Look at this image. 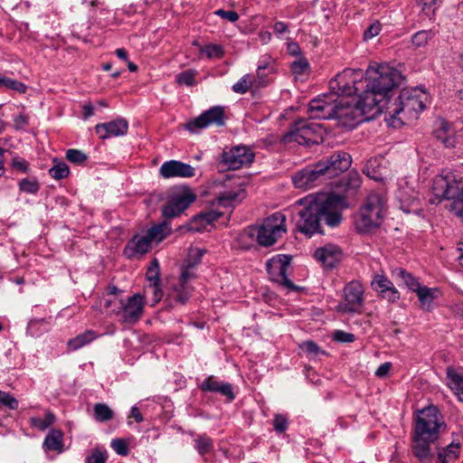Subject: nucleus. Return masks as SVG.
Returning <instances> with one entry per match:
<instances>
[{
	"instance_id": "1",
	"label": "nucleus",
	"mask_w": 463,
	"mask_h": 463,
	"mask_svg": "<svg viewBox=\"0 0 463 463\" xmlns=\"http://www.w3.org/2000/svg\"><path fill=\"white\" fill-rule=\"evenodd\" d=\"M446 424L441 420L439 410L435 406H429L420 411L414 427V455L422 463H429L433 454L430 445L438 439L441 429Z\"/></svg>"
},
{
	"instance_id": "2",
	"label": "nucleus",
	"mask_w": 463,
	"mask_h": 463,
	"mask_svg": "<svg viewBox=\"0 0 463 463\" xmlns=\"http://www.w3.org/2000/svg\"><path fill=\"white\" fill-rule=\"evenodd\" d=\"M426 93L419 88L403 89L394 100L388 99L386 113L390 116V124L397 127L405 120L416 118L425 109Z\"/></svg>"
},
{
	"instance_id": "3",
	"label": "nucleus",
	"mask_w": 463,
	"mask_h": 463,
	"mask_svg": "<svg viewBox=\"0 0 463 463\" xmlns=\"http://www.w3.org/2000/svg\"><path fill=\"white\" fill-rule=\"evenodd\" d=\"M285 221L284 214L276 213L266 218L259 228H249L243 231L238 236V241L241 243V247L248 249L249 245L247 244L253 241V237L256 234L257 241L260 245L270 246L286 232Z\"/></svg>"
},
{
	"instance_id": "4",
	"label": "nucleus",
	"mask_w": 463,
	"mask_h": 463,
	"mask_svg": "<svg viewBox=\"0 0 463 463\" xmlns=\"http://www.w3.org/2000/svg\"><path fill=\"white\" fill-rule=\"evenodd\" d=\"M386 213V199L378 193H371L354 217V226L359 233H368L382 224Z\"/></svg>"
},
{
	"instance_id": "5",
	"label": "nucleus",
	"mask_w": 463,
	"mask_h": 463,
	"mask_svg": "<svg viewBox=\"0 0 463 463\" xmlns=\"http://www.w3.org/2000/svg\"><path fill=\"white\" fill-rule=\"evenodd\" d=\"M402 80L401 72L387 64H371L366 70V87L389 99L388 93L398 87Z\"/></svg>"
},
{
	"instance_id": "6",
	"label": "nucleus",
	"mask_w": 463,
	"mask_h": 463,
	"mask_svg": "<svg viewBox=\"0 0 463 463\" xmlns=\"http://www.w3.org/2000/svg\"><path fill=\"white\" fill-rule=\"evenodd\" d=\"M313 203L326 224L332 228L340 225L343 221V211L352 206V203L346 202L345 198L337 193H329L325 199H316Z\"/></svg>"
},
{
	"instance_id": "7",
	"label": "nucleus",
	"mask_w": 463,
	"mask_h": 463,
	"mask_svg": "<svg viewBox=\"0 0 463 463\" xmlns=\"http://www.w3.org/2000/svg\"><path fill=\"white\" fill-rule=\"evenodd\" d=\"M323 128L318 123L298 119L292 124L289 131L284 136V142H297L299 145L311 146L322 140Z\"/></svg>"
},
{
	"instance_id": "8",
	"label": "nucleus",
	"mask_w": 463,
	"mask_h": 463,
	"mask_svg": "<svg viewBox=\"0 0 463 463\" xmlns=\"http://www.w3.org/2000/svg\"><path fill=\"white\" fill-rule=\"evenodd\" d=\"M364 72L361 69L346 68L329 82L330 90L337 96L357 95L364 87Z\"/></svg>"
},
{
	"instance_id": "9",
	"label": "nucleus",
	"mask_w": 463,
	"mask_h": 463,
	"mask_svg": "<svg viewBox=\"0 0 463 463\" xmlns=\"http://www.w3.org/2000/svg\"><path fill=\"white\" fill-rule=\"evenodd\" d=\"M433 190L437 195L444 199H456L457 215L463 222V183L455 179V175H436L433 180Z\"/></svg>"
},
{
	"instance_id": "10",
	"label": "nucleus",
	"mask_w": 463,
	"mask_h": 463,
	"mask_svg": "<svg viewBox=\"0 0 463 463\" xmlns=\"http://www.w3.org/2000/svg\"><path fill=\"white\" fill-rule=\"evenodd\" d=\"M196 199V194L187 186H179L168 196L162 208L164 217L170 219L179 216Z\"/></svg>"
},
{
	"instance_id": "11",
	"label": "nucleus",
	"mask_w": 463,
	"mask_h": 463,
	"mask_svg": "<svg viewBox=\"0 0 463 463\" xmlns=\"http://www.w3.org/2000/svg\"><path fill=\"white\" fill-rule=\"evenodd\" d=\"M361 93L358 92V99L356 106L360 108L365 118L367 120L375 118L377 115L383 112L386 108V99L383 98V95L374 91L372 88L365 86L361 90Z\"/></svg>"
},
{
	"instance_id": "12",
	"label": "nucleus",
	"mask_w": 463,
	"mask_h": 463,
	"mask_svg": "<svg viewBox=\"0 0 463 463\" xmlns=\"http://www.w3.org/2000/svg\"><path fill=\"white\" fill-rule=\"evenodd\" d=\"M352 165V157L346 152H336L330 156L326 161H320L316 168L310 170H299L297 174H325L331 172L334 174H343L346 172Z\"/></svg>"
},
{
	"instance_id": "13",
	"label": "nucleus",
	"mask_w": 463,
	"mask_h": 463,
	"mask_svg": "<svg viewBox=\"0 0 463 463\" xmlns=\"http://www.w3.org/2000/svg\"><path fill=\"white\" fill-rule=\"evenodd\" d=\"M321 218L317 210V205L312 201L308 205L299 210L296 221L297 230L308 237L315 233H323L320 224Z\"/></svg>"
},
{
	"instance_id": "14",
	"label": "nucleus",
	"mask_w": 463,
	"mask_h": 463,
	"mask_svg": "<svg viewBox=\"0 0 463 463\" xmlns=\"http://www.w3.org/2000/svg\"><path fill=\"white\" fill-rule=\"evenodd\" d=\"M290 260L291 258L288 255H279L272 258L267 261V271L273 281L289 290L298 291L300 288L293 284L287 275Z\"/></svg>"
},
{
	"instance_id": "15",
	"label": "nucleus",
	"mask_w": 463,
	"mask_h": 463,
	"mask_svg": "<svg viewBox=\"0 0 463 463\" xmlns=\"http://www.w3.org/2000/svg\"><path fill=\"white\" fill-rule=\"evenodd\" d=\"M225 125V110L222 106H213L203 111L197 118L188 121L185 128L193 133L210 126L222 127Z\"/></svg>"
},
{
	"instance_id": "16",
	"label": "nucleus",
	"mask_w": 463,
	"mask_h": 463,
	"mask_svg": "<svg viewBox=\"0 0 463 463\" xmlns=\"http://www.w3.org/2000/svg\"><path fill=\"white\" fill-rule=\"evenodd\" d=\"M255 157L252 150L245 146H236L228 151H223L222 163L228 170H238L251 165Z\"/></svg>"
},
{
	"instance_id": "17",
	"label": "nucleus",
	"mask_w": 463,
	"mask_h": 463,
	"mask_svg": "<svg viewBox=\"0 0 463 463\" xmlns=\"http://www.w3.org/2000/svg\"><path fill=\"white\" fill-rule=\"evenodd\" d=\"M343 303L338 309L345 313H361L364 305V288L360 282L353 280L344 288Z\"/></svg>"
},
{
	"instance_id": "18",
	"label": "nucleus",
	"mask_w": 463,
	"mask_h": 463,
	"mask_svg": "<svg viewBox=\"0 0 463 463\" xmlns=\"http://www.w3.org/2000/svg\"><path fill=\"white\" fill-rule=\"evenodd\" d=\"M337 120V126L346 129H352L358 124L367 120L359 107L355 105H344L342 102L335 104L333 118Z\"/></svg>"
},
{
	"instance_id": "19",
	"label": "nucleus",
	"mask_w": 463,
	"mask_h": 463,
	"mask_svg": "<svg viewBox=\"0 0 463 463\" xmlns=\"http://www.w3.org/2000/svg\"><path fill=\"white\" fill-rule=\"evenodd\" d=\"M144 311L143 297L135 294L128 299L126 304L121 303L118 310H113L115 314L121 315V323L127 325L136 324L141 317Z\"/></svg>"
},
{
	"instance_id": "20",
	"label": "nucleus",
	"mask_w": 463,
	"mask_h": 463,
	"mask_svg": "<svg viewBox=\"0 0 463 463\" xmlns=\"http://www.w3.org/2000/svg\"><path fill=\"white\" fill-rule=\"evenodd\" d=\"M128 130V123L122 118L106 123H99L95 126V132L101 139L125 136Z\"/></svg>"
},
{
	"instance_id": "21",
	"label": "nucleus",
	"mask_w": 463,
	"mask_h": 463,
	"mask_svg": "<svg viewBox=\"0 0 463 463\" xmlns=\"http://www.w3.org/2000/svg\"><path fill=\"white\" fill-rule=\"evenodd\" d=\"M362 184V180L359 175H341V178L335 183V189L334 193L340 194L345 197L346 202L354 200Z\"/></svg>"
},
{
	"instance_id": "22",
	"label": "nucleus",
	"mask_w": 463,
	"mask_h": 463,
	"mask_svg": "<svg viewBox=\"0 0 463 463\" xmlns=\"http://www.w3.org/2000/svg\"><path fill=\"white\" fill-rule=\"evenodd\" d=\"M314 257L323 264L325 268L333 269L343 257L342 250L335 244H326L314 252Z\"/></svg>"
},
{
	"instance_id": "23",
	"label": "nucleus",
	"mask_w": 463,
	"mask_h": 463,
	"mask_svg": "<svg viewBox=\"0 0 463 463\" xmlns=\"http://www.w3.org/2000/svg\"><path fill=\"white\" fill-rule=\"evenodd\" d=\"M203 392H218L225 396L229 402L235 399L233 387L229 383L219 382L213 375L207 377L200 385Z\"/></svg>"
},
{
	"instance_id": "24",
	"label": "nucleus",
	"mask_w": 463,
	"mask_h": 463,
	"mask_svg": "<svg viewBox=\"0 0 463 463\" xmlns=\"http://www.w3.org/2000/svg\"><path fill=\"white\" fill-rule=\"evenodd\" d=\"M151 240L145 235H135L130 241L128 242L124 249V254L128 258H133L136 255H144L148 252L151 246Z\"/></svg>"
},
{
	"instance_id": "25",
	"label": "nucleus",
	"mask_w": 463,
	"mask_h": 463,
	"mask_svg": "<svg viewBox=\"0 0 463 463\" xmlns=\"http://www.w3.org/2000/svg\"><path fill=\"white\" fill-rule=\"evenodd\" d=\"M335 105H332L324 99H313L309 103L308 111L313 118H332Z\"/></svg>"
},
{
	"instance_id": "26",
	"label": "nucleus",
	"mask_w": 463,
	"mask_h": 463,
	"mask_svg": "<svg viewBox=\"0 0 463 463\" xmlns=\"http://www.w3.org/2000/svg\"><path fill=\"white\" fill-rule=\"evenodd\" d=\"M238 185L240 188L237 191L219 193L216 199L212 202V204H217L224 208L234 207L235 201H241L244 198V189L241 188V183H239Z\"/></svg>"
},
{
	"instance_id": "27",
	"label": "nucleus",
	"mask_w": 463,
	"mask_h": 463,
	"mask_svg": "<svg viewBox=\"0 0 463 463\" xmlns=\"http://www.w3.org/2000/svg\"><path fill=\"white\" fill-rule=\"evenodd\" d=\"M43 447L46 451H55L61 453L63 451V432L58 429H52L46 435Z\"/></svg>"
},
{
	"instance_id": "28",
	"label": "nucleus",
	"mask_w": 463,
	"mask_h": 463,
	"mask_svg": "<svg viewBox=\"0 0 463 463\" xmlns=\"http://www.w3.org/2000/svg\"><path fill=\"white\" fill-rule=\"evenodd\" d=\"M195 169L188 164L177 160L165 162L159 170V174H194Z\"/></svg>"
},
{
	"instance_id": "29",
	"label": "nucleus",
	"mask_w": 463,
	"mask_h": 463,
	"mask_svg": "<svg viewBox=\"0 0 463 463\" xmlns=\"http://www.w3.org/2000/svg\"><path fill=\"white\" fill-rule=\"evenodd\" d=\"M447 378L449 379V385L455 394L458 397L459 401L463 402V376L453 367L447 368Z\"/></svg>"
},
{
	"instance_id": "30",
	"label": "nucleus",
	"mask_w": 463,
	"mask_h": 463,
	"mask_svg": "<svg viewBox=\"0 0 463 463\" xmlns=\"http://www.w3.org/2000/svg\"><path fill=\"white\" fill-rule=\"evenodd\" d=\"M417 289L416 293L420 303V307L424 310H430L433 300L437 297L436 293L438 292V289L435 288H430L426 286H421Z\"/></svg>"
},
{
	"instance_id": "31",
	"label": "nucleus",
	"mask_w": 463,
	"mask_h": 463,
	"mask_svg": "<svg viewBox=\"0 0 463 463\" xmlns=\"http://www.w3.org/2000/svg\"><path fill=\"white\" fill-rule=\"evenodd\" d=\"M392 276L396 279H401L404 285L411 290L416 292L418 288H420V284L418 279L410 272L404 269L398 268L392 270Z\"/></svg>"
},
{
	"instance_id": "32",
	"label": "nucleus",
	"mask_w": 463,
	"mask_h": 463,
	"mask_svg": "<svg viewBox=\"0 0 463 463\" xmlns=\"http://www.w3.org/2000/svg\"><path fill=\"white\" fill-rule=\"evenodd\" d=\"M460 444L452 442L438 452V463H452L459 454Z\"/></svg>"
},
{
	"instance_id": "33",
	"label": "nucleus",
	"mask_w": 463,
	"mask_h": 463,
	"mask_svg": "<svg viewBox=\"0 0 463 463\" xmlns=\"http://www.w3.org/2000/svg\"><path fill=\"white\" fill-rule=\"evenodd\" d=\"M97 338V334L93 330H87L68 341V346L71 350L76 351L88 345Z\"/></svg>"
},
{
	"instance_id": "34",
	"label": "nucleus",
	"mask_w": 463,
	"mask_h": 463,
	"mask_svg": "<svg viewBox=\"0 0 463 463\" xmlns=\"http://www.w3.org/2000/svg\"><path fill=\"white\" fill-rule=\"evenodd\" d=\"M320 175H292V183L296 188L307 191L318 184Z\"/></svg>"
},
{
	"instance_id": "35",
	"label": "nucleus",
	"mask_w": 463,
	"mask_h": 463,
	"mask_svg": "<svg viewBox=\"0 0 463 463\" xmlns=\"http://www.w3.org/2000/svg\"><path fill=\"white\" fill-rule=\"evenodd\" d=\"M0 89L12 90L17 93H25L27 86L23 82L0 73Z\"/></svg>"
},
{
	"instance_id": "36",
	"label": "nucleus",
	"mask_w": 463,
	"mask_h": 463,
	"mask_svg": "<svg viewBox=\"0 0 463 463\" xmlns=\"http://www.w3.org/2000/svg\"><path fill=\"white\" fill-rule=\"evenodd\" d=\"M170 228L168 227V224L164 222L160 224L154 225L151 227L147 232L146 235L151 240V241H162L166 235L169 233Z\"/></svg>"
},
{
	"instance_id": "37",
	"label": "nucleus",
	"mask_w": 463,
	"mask_h": 463,
	"mask_svg": "<svg viewBox=\"0 0 463 463\" xmlns=\"http://www.w3.org/2000/svg\"><path fill=\"white\" fill-rule=\"evenodd\" d=\"M56 420L55 415L51 411H46L43 418L33 417L31 418V426L40 430H45L52 426Z\"/></svg>"
},
{
	"instance_id": "38",
	"label": "nucleus",
	"mask_w": 463,
	"mask_h": 463,
	"mask_svg": "<svg viewBox=\"0 0 463 463\" xmlns=\"http://www.w3.org/2000/svg\"><path fill=\"white\" fill-rule=\"evenodd\" d=\"M449 124L444 120L440 122L439 128L436 131L437 137L442 141L446 147L455 146V138L449 136Z\"/></svg>"
},
{
	"instance_id": "39",
	"label": "nucleus",
	"mask_w": 463,
	"mask_h": 463,
	"mask_svg": "<svg viewBox=\"0 0 463 463\" xmlns=\"http://www.w3.org/2000/svg\"><path fill=\"white\" fill-rule=\"evenodd\" d=\"M94 415L98 421L103 422L113 418V411L105 403H97L94 405Z\"/></svg>"
},
{
	"instance_id": "40",
	"label": "nucleus",
	"mask_w": 463,
	"mask_h": 463,
	"mask_svg": "<svg viewBox=\"0 0 463 463\" xmlns=\"http://www.w3.org/2000/svg\"><path fill=\"white\" fill-rule=\"evenodd\" d=\"M108 453L105 449L100 447L94 448L86 457L85 463H106Z\"/></svg>"
},
{
	"instance_id": "41",
	"label": "nucleus",
	"mask_w": 463,
	"mask_h": 463,
	"mask_svg": "<svg viewBox=\"0 0 463 463\" xmlns=\"http://www.w3.org/2000/svg\"><path fill=\"white\" fill-rule=\"evenodd\" d=\"M373 288L380 294L384 293L393 284L383 275H375L371 283Z\"/></svg>"
},
{
	"instance_id": "42",
	"label": "nucleus",
	"mask_w": 463,
	"mask_h": 463,
	"mask_svg": "<svg viewBox=\"0 0 463 463\" xmlns=\"http://www.w3.org/2000/svg\"><path fill=\"white\" fill-rule=\"evenodd\" d=\"M208 222V217H206V213L202 212L192 218L189 222V230L193 232H200L203 229H205L207 225L210 223H206Z\"/></svg>"
},
{
	"instance_id": "43",
	"label": "nucleus",
	"mask_w": 463,
	"mask_h": 463,
	"mask_svg": "<svg viewBox=\"0 0 463 463\" xmlns=\"http://www.w3.org/2000/svg\"><path fill=\"white\" fill-rule=\"evenodd\" d=\"M253 76L250 74L244 75L238 82L232 86V90L236 93L244 94L253 85Z\"/></svg>"
},
{
	"instance_id": "44",
	"label": "nucleus",
	"mask_w": 463,
	"mask_h": 463,
	"mask_svg": "<svg viewBox=\"0 0 463 463\" xmlns=\"http://www.w3.org/2000/svg\"><path fill=\"white\" fill-rule=\"evenodd\" d=\"M195 448L201 455L209 453L213 448V442L209 437L199 436L195 440Z\"/></svg>"
},
{
	"instance_id": "45",
	"label": "nucleus",
	"mask_w": 463,
	"mask_h": 463,
	"mask_svg": "<svg viewBox=\"0 0 463 463\" xmlns=\"http://www.w3.org/2000/svg\"><path fill=\"white\" fill-rule=\"evenodd\" d=\"M146 279L153 283V286H157L160 278L159 261L155 258L150 263L146 270Z\"/></svg>"
},
{
	"instance_id": "46",
	"label": "nucleus",
	"mask_w": 463,
	"mask_h": 463,
	"mask_svg": "<svg viewBox=\"0 0 463 463\" xmlns=\"http://www.w3.org/2000/svg\"><path fill=\"white\" fill-rule=\"evenodd\" d=\"M66 158L72 164L82 165L87 161V155L78 149H68Z\"/></svg>"
},
{
	"instance_id": "47",
	"label": "nucleus",
	"mask_w": 463,
	"mask_h": 463,
	"mask_svg": "<svg viewBox=\"0 0 463 463\" xmlns=\"http://www.w3.org/2000/svg\"><path fill=\"white\" fill-rule=\"evenodd\" d=\"M196 72L193 70L184 71L176 75V82L180 85L193 86L195 83Z\"/></svg>"
},
{
	"instance_id": "48",
	"label": "nucleus",
	"mask_w": 463,
	"mask_h": 463,
	"mask_svg": "<svg viewBox=\"0 0 463 463\" xmlns=\"http://www.w3.org/2000/svg\"><path fill=\"white\" fill-rule=\"evenodd\" d=\"M202 52H203L208 58H222L224 54L223 48L218 44H208L203 49H202Z\"/></svg>"
},
{
	"instance_id": "49",
	"label": "nucleus",
	"mask_w": 463,
	"mask_h": 463,
	"mask_svg": "<svg viewBox=\"0 0 463 463\" xmlns=\"http://www.w3.org/2000/svg\"><path fill=\"white\" fill-rule=\"evenodd\" d=\"M190 297H191L190 290L184 285H181V288L175 289L173 294V298L176 302H178L182 305H184L185 303H187Z\"/></svg>"
},
{
	"instance_id": "50",
	"label": "nucleus",
	"mask_w": 463,
	"mask_h": 463,
	"mask_svg": "<svg viewBox=\"0 0 463 463\" xmlns=\"http://www.w3.org/2000/svg\"><path fill=\"white\" fill-rule=\"evenodd\" d=\"M432 33L430 31H420L412 36V43L420 47L428 43V41L431 38Z\"/></svg>"
},
{
	"instance_id": "51",
	"label": "nucleus",
	"mask_w": 463,
	"mask_h": 463,
	"mask_svg": "<svg viewBox=\"0 0 463 463\" xmlns=\"http://www.w3.org/2000/svg\"><path fill=\"white\" fill-rule=\"evenodd\" d=\"M415 2L421 7V10L425 12L427 15H430L434 13L441 0H415Z\"/></svg>"
},
{
	"instance_id": "52",
	"label": "nucleus",
	"mask_w": 463,
	"mask_h": 463,
	"mask_svg": "<svg viewBox=\"0 0 463 463\" xmlns=\"http://www.w3.org/2000/svg\"><path fill=\"white\" fill-rule=\"evenodd\" d=\"M382 25L380 22L375 21L371 24L364 32V39L365 41L371 40L376 35H378L381 32Z\"/></svg>"
},
{
	"instance_id": "53",
	"label": "nucleus",
	"mask_w": 463,
	"mask_h": 463,
	"mask_svg": "<svg viewBox=\"0 0 463 463\" xmlns=\"http://www.w3.org/2000/svg\"><path fill=\"white\" fill-rule=\"evenodd\" d=\"M111 447L120 456H127L129 452L127 442L122 439H115L111 441Z\"/></svg>"
},
{
	"instance_id": "54",
	"label": "nucleus",
	"mask_w": 463,
	"mask_h": 463,
	"mask_svg": "<svg viewBox=\"0 0 463 463\" xmlns=\"http://www.w3.org/2000/svg\"><path fill=\"white\" fill-rule=\"evenodd\" d=\"M0 403L12 410L16 409L18 406L17 400L11 394L3 391H0Z\"/></svg>"
},
{
	"instance_id": "55",
	"label": "nucleus",
	"mask_w": 463,
	"mask_h": 463,
	"mask_svg": "<svg viewBox=\"0 0 463 463\" xmlns=\"http://www.w3.org/2000/svg\"><path fill=\"white\" fill-rule=\"evenodd\" d=\"M49 174H70V168L65 162L53 159V165L50 168Z\"/></svg>"
},
{
	"instance_id": "56",
	"label": "nucleus",
	"mask_w": 463,
	"mask_h": 463,
	"mask_svg": "<svg viewBox=\"0 0 463 463\" xmlns=\"http://www.w3.org/2000/svg\"><path fill=\"white\" fill-rule=\"evenodd\" d=\"M300 347L305 350L308 354L317 356L319 354H324V351L313 341L304 342Z\"/></svg>"
},
{
	"instance_id": "57",
	"label": "nucleus",
	"mask_w": 463,
	"mask_h": 463,
	"mask_svg": "<svg viewBox=\"0 0 463 463\" xmlns=\"http://www.w3.org/2000/svg\"><path fill=\"white\" fill-rule=\"evenodd\" d=\"M288 420L285 416L281 414L275 415V418L273 420V426L274 430L277 432L282 433L288 429Z\"/></svg>"
},
{
	"instance_id": "58",
	"label": "nucleus",
	"mask_w": 463,
	"mask_h": 463,
	"mask_svg": "<svg viewBox=\"0 0 463 463\" xmlns=\"http://www.w3.org/2000/svg\"><path fill=\"white\" fill-rule=\"evenodd\" d=\"M333 339L340 343H352L354 341V335L341 330L334 333Z\"/></svg>"
},
{
	"instance_id": "59",
	"label": "nucleus",
	"mask_w": 463,
	"mask_h": 463,
	"mask_svg": "<svg viewBox=\"0 0 463 463\" xmlns=\"http://www.w3.org/2000/svg\"><path fill=\"white\" fill-rule=\"evenodd\" d=\"M216 15L223 18V19H226L230 22H236L238 19H239V14L235 12V11H232V10H223V9H219L217 11H215L214 13Z\"/></svg>"
},
{
	"instance_id": "60",
	"label": "nucleus",
	"mask_w": 463,
	"mask_h": 463,
	"mask_svg": "<svg viewBox=\"0 0 463 463\" xmlns=\"http://www.w3.org/2000/svg\"><path fill=\"white\" fill-rule=\"evenodd\" d=\"M308 68V62L306 59H299L291 64V69L294 73L301 74Z\"/></svg>"
},
{
	"instance_id": "61",
	"label": "nucleus",
	"mask_w": 463,
	"mask_h": 463,
	"mask_svg": "<svg viewBox=\"0 0 463 463\" xmlns=\"http://www.w3.org/2000/svg\"><path fill=\"white\" fill-rule=\"evenodd\" d=\"M383 298H387L391 302H395L400 298V293L393 287H390L384 293L381 294Z\"/></svg>"
},
{
	"instance_id": "62",
	"label": "nucleus",
	"mask_w": 463,
	"mask_h": 463,
	"mask_svg": "<svg viewBox=\"0 0 463 463\" xmlns=\"http://www.w3.org/2000/svg\"><path fill=\"white\" fill-rule=\"evenodd\" d=\"M28 118L26 115L19 114L14 118V126L16 129H23L27 125Z\"/></svg>"
},
{
	"instance_id": "63",
	"label": "nucleus",
	"mask_w": 463,
	"mask_h": 463,
	"mask_svg": "<svg viewBox=\"0 0 463 463\" xmlns=\"http://www.w3.org/2000/svg\"><path fill=\"white\" fill-rule=\"evenodd\" d=\"M205 213L206 217H208V222L206 221V223H213L223 215V213L219 210H209L205 211Z\"/></svg>"
},
{
	"instance_id": "64",
	"label": "nucleus",
	"mask_w": 463,
	"mask_h": 463,
	"mask_svg": "<svg viewBox=\"0 0 463 463\" xmlns=\"http://www.w3.org/2000/svg\"><path fill=\"white\" fill-rule=\"evenodd\" d=\"M392 367L391 363H383L382 364L375 372V375L378 377H384L389 373Z\"/></svg>"
}]
</instances>
